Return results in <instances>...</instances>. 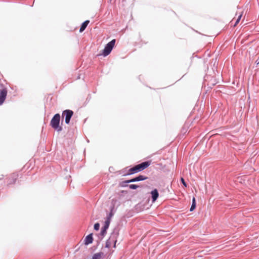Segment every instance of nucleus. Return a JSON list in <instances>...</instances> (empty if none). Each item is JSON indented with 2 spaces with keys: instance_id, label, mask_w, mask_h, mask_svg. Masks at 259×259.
Listing matches in <instances>:
<instances>
[{
  "instance_id": "nucleus-1",
  "label": "nucleus",
  "mask_w": 259,
  "mask_h": 259,
  "mask_svg": "<svg viewBox=\"0 0 259 259\" xmlns=\"http://www.w3.org/2000/svg\"><path fill=\"white\" fill-rule=\"evenodd\" d=\"M149 165L150 162L148 161H145L139 164L136 165L128 170L127 175H132L141 171L148 167Z\"/></svg>"
},
{
  "instance_id": "nucleus-2",
  "label": "nucleus",
  "mask_w": 259,
  "mask_h": 259,
  "mask_svg": "<svg viewBox=\"0 0 259 259\" xmlns=\"http://www.w3.org/2000/svg\"><path fill=\"white\" fill-rule=\"evenodd\" d=\"M60 121V115L59 114H56L51 120L50 125L51 126L58 131L62 130V127L59 126Z\"/></svg>"
},
{
  "instance_id": "nucleus-3",
  "label": "nucleus",
  "mask_w": 259,
  "mask_h": 259,
  "mask_svg": "<svg viewBox=\"0 0 259 259\" xmlns=\"http://www.w3.org/2000/svg\"><path fill=\"white\" fill-rule=\"evenodd\" d=\"M115 39H114L106 45L103 51L102 54L104 56H107L111 53L115 45Z\"/></svg>"
},
{
  "instance_id": "nucleus-4",
  "label": "nucleus",
  "mask_w": 259,
  "mask_h": 259,
  "mask_svg": "<svg viewBox=\"0 0 259 259\" xmlns=\"http://www.w3.org/2000/svg\"><path fill=\"white\" fill-rule=\"evenodd\" d=\"M7 89L0 84V105H2L5 102L7 96Z\"/></svg>"
},
{
  "instance_id": "nucleus-5",
  "label": "nucleus",
  "mask_w": 259,
  "mask_h": 259,
  "mask_svg": "<svg viewBox=\"0 0 259 259\" xmlns=\"http://www.w3.org/2000/svg\"><path fill=\"white\" fill-rule=\"evenodd\" d=\"M73 114V112L70 110H65L62 113V116L65 117V122L68 124L70 119Z\"/></svg>"
},
{
  "instance_id": "nucleus-6",
  "label": "nucleus",
  "mask_w": 259,
  "mask_h": 259,
  "mask_svg": "<svg viewBox=\"0 0 259 259\" xmlns=\"http://www.w3.org/2000/svg\"><path fill=\"white\" fill-rule=\"evenodd\" d=\"M151 194L152 195V201L154 202L156 200L159 196V193L157 189H155L151 191Z\"/></svg>"
},
{
  "instance_id": "nucleus-7",
  "label": "nucleus",
  "mask_w": 259,
  "mask_h": 259,
  "mask_svg": "<svg viewBox=\"0 0 259 259\" xmlns=\"http://www.w3.org/2000/svg\"><path fill=\"white\" fill-rule=\"evenodd\" d=\"M93 238L92 237V234H90L85 237L84 240L85 244L87 245L89 244L90 243H92L93 242Z\"/></svg>"
},
{
  "instance_id": "nucleus-8",
  "label": "nucleus",
  "mask_w": 259,
  "mask_h": 259,
  "mask_svg": "<svg viewBox=\"0 0 259 259\" xmlns=\"http://www.w3.org/2000/svg\"><path fill=\"white\" fill-rule=\"evenodd\" d=\"M89 20L85 21L82 24L79 29V32H82L86 28L87 25L89 23Z\"/></svg>"
},
{
  "instance_id": "nucleus-9",
  "label": "nucleus",
  "mask_w": 259,
  "mask_h": 259,
  "mask_svg": "<svg viewBox=\"0 0 259 259\" xmlns=\"http://www.w3.org/2000/svg\"><path fill=\"white\" fill-rule=\"evenodd\" d=\"M103 255V253L99 252L95 253L92 257V259H101Z\"/></svg>"
},
{
  "instance_id": "nucleus-10",
  "label": "nucleus",
  "mask_w": 259,
  "mask_h": 259,
  "mask_svg": "<svg viewBox=\"0 0 259 259\" xmlns=\"http://www.w3.org/2000/svg\"><path fill=\"white\" fill-rule=\"evenodd\" d=\"M135 179H136V181L137 182V181H143V180H146L147 179V178L144 176L140 175V176L136 177Z\"/></svg>"
},
{
  "instance_id": "nucleus-11",
  "label": "nucleus",
  "mask_w": 259,
  "mask_h": 259,
  "mask_svg": "<svg viewBox=\"0 0 259 259\" xmlns=\"http://www.w3.org/2000/svg\"><path fill=\"white\" fill-rule=\"evenodd\" d=\"M195 207H196V201H195V198L193 197V198L192 199V205H191L190 210L191 211H192L193 210H194V209L195 208Z\"/></svg>"
},
{
  "instance_id": "nucleus-12",
  "label": "nucleus",
  "mask_w": 259,
  "mask_h": 259,
  "mask_svg": "<svg viewBox=\"0 0 259 259\" xmlns=\"http://www.w3.org/2000/svg\"><path fill=\"white\" fill-rule=\"evenodd\" d=\"M110 223V221H109V219H107L105 222V224L103 227L105 228V229H107L109 226Z\"/></svg>"
},
{
  "instance_id": "nucleus-13",
  "label": "nucleus",
  "mask_w": 259,
  "mask_h": 259,
  "mask_svg": "<svg viewBox=\"0 0 259 259\" xmlns=\"http://www.w3.org/2000/svg\"><path fill=\"white\" fill-rule=\"evenodd\" d=\"M112 236H111L109 239L107 241L106 246L107 247L109 248L111 246V239H112Z\"/></svg>"
},
{
  "instance_id": "nucleus-14",
  "label": "nucleus",
  "mask_w": 259,
  "mask_h": 259,
  "mask_svg": "<svg viewBox=\"0 0 259 259\" xmlns=\"http://www.w3.org/2000/svg\"><path fill=\"white\" fill-rule=\"evenodd\" d=\"M242 14H241L239 15L238 18L237 19V20L234 25V27H235L237 25V24L239 22V21L242 17Z\"/></svg>"
},
{
  "instance_id": "nucleus-15",
  "label": "nucleus",
  "mask_w": 259,
  "mask_h": 259,
  "mask_svg": "<svg viewBox=\"0 0 259 259\" xmlns=\"http://www.w3.org/2000/svg\"><path fill=\"white\" fill-rule=\"evenodd\" d=\"M139 186L138 185L135 184H131L129 185V187L131 189H136Z\"/></svg>"
},
{
  "instance_id": "nucleus-16",
  "label": "nucleus",
  "mask_w": 259,
  "mask_h": 259,
  "mask_svg": "<svg viewBox=\"0 0 259 259\" xmlns=\"http://www.w3.org/2000/svg\"><path fill=\"white\" fill-rule=\"evenodd\" d=\"M18 177V176L16 174H13L12 175V177L14 179V181H13V183H15V181L17 180Z\"/></svg>"
},
{
  "instance_id": "nucleus-17",
  "label": "nucleus",
  "mask_w": 259,
  "mask_h": 259,
  "mask_svg": "<svg viewBox=\"0 0 259 259\" xmlns=\"http://www.w3.org/2000/svg\"><path fill=\"white\" fill-rule=\"evenodd\" d=\"M113 209V208H112L111 209V211H110V212L109 213V215H108V217H107V219H109V221H110L111 218L113 217V212H112Z\"/></svg>"
},
{
  "instance_id": "nucleus-18",
  "label": "nucleus",
  "mask_w": 259,
  "mask_h": 259,
  "mask_svg": "<svg viewBox=\"0 0 259 259\" xmlns=\"http://www.w3.org/2000/svg\"><path fill=\"white\" fill-rule=\"evenodd\" d=\"M107 230V229H105V228L103 227L101 230V235L104 236L105 235V234L106 233Z\"/></svg>"
},
{
  "instance_id": "nucleus-19",
  "label": "nucleus",
  "mask_w": 259,
  "mask_h": 259,
  "mask_svg": "<svg viewBox=\"0 0 259 259\" xmlns=\"http://www.w3.org/2000/svg\"><path fill=\"white\" fill-rule=\"evenodd\" d=\"M100 228V224L99 223H96L94 225V229L96 230H99Z\"/></svg>"
},
{
  "instance_id": "nucleus-20",
  "label": "nucleus",
  "mask_w": 259,
  "mask_h": 259,
  "mask_svg": "<svg viewBox=\"0 0 259 259\" xmlns=\"http://www.w3.org/2000/svg\"><path fill=\"white\" fill-rule=\"evenodd\" d=\"M135 182H136L135 178L134 179L126 181L125 182L126 183H130Z\"/></svg>"
},
{
  "instance_id": "nucleus-21",
  "label": "nucleus",
  "mask_w": 259,
  "mask_h": 259,
  "mask_svg": "<svg viewBox=\"0 0 259 259\" xmlns=\"http://www.w3.org/2000/svg\"><path fill=\"white\" fill-rule=\"evenodd\" d=\"M181 180L182 183L184 185V186L186 187H187V184H186V182H185L184 179L183 178H182L181 179Z\"/></svg>"
},
{
  "instance_id": "nucleus-22",
  "label": "nucleus",
  "mask_w": 259,
  "mask_h": 259,
  "mask_svg": "<svg viewBox=\"0 0 259 259\" xmlns=\"http://www.w3.org/2000/svg\"><path fill=\"white\" fill-rule=\"evenodd\" d=\"M112 242H114V247H115V244H116V240H114V239H113L112 240Z\"/></svg>"
},
{
  "instance_id": "nucleus-23",
  "label": "nucleus",
  "mask_w": 259,
  "mask_h": 259,
  "mask_svg": "<svg viewBox=\"0 0 259 259\" xmlns=\"http://www.w3.org/2000/svg\"><path fill=\"white\" fill-rule=\"evenodd\" d=\"M256 63H257V64H259V60H257L256 61Z\"/></svg>"
}]
</instances>
